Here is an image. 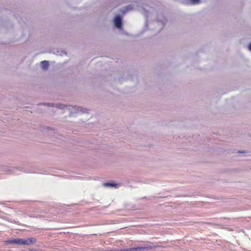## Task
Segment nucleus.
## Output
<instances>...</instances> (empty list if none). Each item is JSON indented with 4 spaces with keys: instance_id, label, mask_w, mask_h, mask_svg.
Here are the masks:
<instances>
[{
    "instance_id": "obj_2",
    "label": "nucleus",
    "mask_w": 251,
    "mask_h": 251,
    "mask_svg": "<svg viewBox=\"0 0 251 251\" xmlns=\"http://www.w3.org/2000/svg\"><path fill=\"white\" fill-rule=\"evenodd\" d=\"M156 248V246L152 243H149L144 247H138L131 248L132 251H144V250H150Z\"/></svg>"
},
{
    "instance_id": "obj_6",
    "label": "nucleus",
    "mask_w": 251,
    "mask_h": 251,
    "mask_svg": "<svg viewBox=\"0 0 251 251\" xmlns=\"http://www.w3.org/2000/svg\"><path fill=\"white\" fill-rule=\"evenodd\" d=\"M36 242V239L34 238H31L26 240L24 239V245H30L34 244Z\"/></svg>"
},
{
    "instance_id": "obj_3",
    "label": "nucleus",
    "mask_w": 251,
    "mask_h": 251,
    "mask_svg": "<svg viewBox=\"0 0 251 251\" xmlns=\"http://www.w3.org/2000/svg\"><path fill=\"white\" fill-rule=\"evenodd\" d=\"M113 24L117 29H121L122 28L123 23L122 18L120 15H117L114 17Z\"/></svg>"
},
{
    "instance_id": "obj_7",
    "label": "nucleus",
    "mask_w": 251,
    "mask_h": 251,
    "mask_svg": "<svg viewBox=\"0 0 251 251\" xmlns=\"http://www.w3.org/2000/svg\"><path fill=\"white\" fill-rule=\"evenodd\" d=\"M103 185L104 187H110L116 188V187H118L120 185L118 184L112 182H110L104 183L103 184Z\"/></svg>"
},
{
    "instance_id": "obj_10",
    "label": "nucleus",
    "mask_w": 251,
    "mask_h": 251,
    "mask_svg": "<svg viewBox=\"0 0 251 251\" xmlns=\"http://www.w3.org/2000/svg\"><path fill=\"white\" fill-rule=\"evenodd\" d=\"M117 251H132L131 248H129L128 249H124V250H118Z\"/></svg>"
},
{
    "instance_id": "obj_9",
    "label": "nucleus",
    "mask_w": 251,
    "mask_h": 251,
    "mask_svg": "<svg viewBox=\"0 0 251 251\" xmlns=\"http://www.w3.org/2000/svg\"><path fill=\"white\" fill-rule=\"evenodd\" d=\"M190 3L192 5H196L200 3L201 0H189Z\"/></svg>"
},
{
    "instance_id": "obj_5",
    "label": "nucleus",
    "mask_w": 251,
    "mask_h": 251,
    "mask_svg": "<svg viewBox=\"0 0 251 251\" xmlns=\"http://www.w3.org/2000/svg\"><path fill=\"white\" fill-rule=\"evenodd\" d=\"M7 243L9 244H15L18 245H24V239H16L14 240H11L7 241Z\"/></svg>"
},
{
    "instance_id": "obj_12",
    "label": "nucleus",
    "mask_w": 251,
    "mask_h": 251,
    "mask_svg": "<svg viewBox=\"0 0 251 251\" xmlns=\"http://www.w3.org/2000/svg\"><path fill=\"white\" fill-rule=\"evenodd\" d=\"M30 251H37V250H32Z\"/></svg>"
},
{
    "instance_id": "obj_8",
    "label": "nucleus",
    "mask_w": 251,
    "mask_h": 251,
    "mask_svg": "<svg viewBox=\"0 0 251 251\" xmlns=\"http://www.w3.org/2000/svg\"><path fill=\"white\" fill-rule=\"evenodd\" d=\"M41 65L42 68L44 70H46L48 69V68L49 67V63L48 61L45 60V61H42L41 62Z\"/></svg>"
},
{
    "instance_id": "obj_4",
    "label": "nucleus",
    "mask_w": 251,
    "mask_h": 251,
    "mask_svg": "<svg viewBox=\"0 0 251 251\" xmlns=\"http://www.w3.org/2000/svg\"><path fill=\"white\" fill-rule=\"evenodd\" d=\"M137 8H136L135 7V5L133 4H129V5H127V6L121 9L120 10V11L122 13L124 14V13H126V12H127L128 11L135 10Z\"/></svg>"
},
{
    "instance_id": "obj_1",
    "label": "nucleus",
    "mask_w": 251,
    "mask_h": 251,
    "mask_svg": "<svg viewBox=\"0 0 251 251\" xmlns=\"http://www.w3.org/2000/svg\"><path fill=\"white\" fill-rule=\"evenodd\" d=\"M48 105L51 107H55L58 109L63 110L67 109L69 111V116L74 117L78 114L88 113L89 110L81 106L66 105L60 103H48Z\"/></svg>"
},
{
    "instance_id": "obj_11",
    "label": "nucleus",
    "mask_w": 251,
    "mask_h": 251,
    "mask_svg": "<svg viewBox=\"0 0 251 251\" xmlns=\"http://www.w3.org/2000/svg\"><path fill=\"white\" fill-rule=\"evenodd\" d=\"M249 49L251 51V43L250 44L249 46Z\"/></svg>"
}]
</instances>
